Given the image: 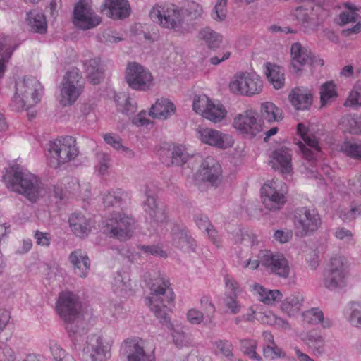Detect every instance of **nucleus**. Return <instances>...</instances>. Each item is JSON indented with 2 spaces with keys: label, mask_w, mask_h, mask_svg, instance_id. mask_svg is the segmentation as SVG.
<instances>
[{
  "label": "nucleus",
  "mask_w": 361,
  "mask_h": 361,
  "mask_svg": "<svg viewBox=\"0 0 361 361\" xmlns=\"http://www.w3.org/2000/svg\"><path fill=\"white\" fill-rule=\"evenodd\" d=\"M3 180L8 189L23 195L31 202H35L45 192L39 178L18 164L6 169Z\"/></svg>",
  "instance_id": "nucleus-1"
},
{
  "label": "nucleus",
  "mask_w": 361,
  "mask_h": 361,
  "mask_svg": "<svg viewBox=\"0 0 361 361\" xmlns=\"http://www.w3.org/2000/svg\"><path fill=\"white\" fill-rule=\"evenodd\" d=\"M150 294L145 298L146 305L160 323L164 325L170 324L169 311L174 300V293L171 287L169 279L163 274L151 279L148 283Z\"/></svg>",
  "instance_id": "nucleus-2"
},
{
  "label": "nucleus",
  "mask_w": 361,
  "mask_h": 361,
  "mask_svg": "<svg viewBox=\"0 0 361 361\" xmlns=\"http://www.w3.org/2000/svg\"><path fill=\"white\" fill-rule=\"evenodd\" d=\"M42 92L41 83L35 77L19 79L16 82L15 93L10 106L16 111L27 109L40 101Z\"/></svg>",
  "instance_id": "nucleus-3"
},
{
  "label": "nucleus",
  "mask_w": 361,
  "mask_h": 361,
  "mask_svg": "<svg viewBox=\"0 0 361 361\" xmlns=\"http://www.w3.org/2000/svg\"><path fill=\"white\" fill-rule=\"evenodd\" d=\"M134 219L123 212H113L104 217L101 229L104 234L120 241H127L133 234Z\"/></svg>",
  "instance_id": "nucleus-4"
},
{
  "label": "nucleus",
  "mask_w": 361,
  "mask_h": 361,
  "mask_svg": "<svg viewBox=\"0 0 361 361\" xmlns=\"http://www.w3.org/2000/svg\"><path fill=\"white\" fill-rule=\"evenodd\" d=\"M78 154L76 140L72 136L61 137L49 143V163L54 169L74 160Z\"/></svg>",
  "instance_id": "nucleus-5"
},
{
  "label": "nucleus",
  "mask_w": 361,
  "mask_h": 361,
  "mask_svg": "<svg viewBox=\"0 0 361 361\" xmlns=\"http://www.w3.org/2000/svg\"><path fill=\"white\" fill-rule=\"evenodd\" d=\"M258 258L259 259H250L244 262L243 267L247 268L250 266L252 269H256L261 264L262 266L281 277L288 276L290 273L288 262L282 255L274 254L269 250H264L259 252Z\"/></svg>",
  "instance_id": "nucleus-6"
},
{
  "label": "nucleus",
  "mask_w": 361,
  "mask_h": 361,
  "mask_svg": "<svg viewBox=\"0 0 361 361\" xmlns=\"http://www.w3.org/2000/svg\"><path fill=\"white\" fill-rule=\"evenodd\" d=\"M84 81L78 68H71L63 76L61 84L60 104L64 106L73 104L83 91Z\"/></svg>",
  "instance_id": "nucleus-7"
},
{
  "label": "nucleus",
  "mask_w": 361,
  "mask_h": 361,
  "mask_svg": "<svg viewBox=\"0 0 361 361\" xmlns=\"http://www.w3.org/2000/svg\"><path fill=\"white\" fill-rule=\"evenodd\" d=\"M263 88V82L255 73H239L235 74L229 83L231 92L250 97L259 94Z\"/></svg>",
  "instance_id": "nucleus-8"
},
{
  "label": "nucleus",
  "mask_w": 361,
  "mask_h": 361,
  "mask_svg": "<svg viewBox=\"0 0 361 361\" xmlns=\"http://www.w3.org/2000/svg\"><path fill=\"white\" fill-rule=\"evenodd\" d=\"M348 276V264L345 258L343 256L331 257L328 269L324 274V286L334 290L342 288L346 285Z\"/></svg>",
  "instance_id": "nucleus-9"
},
{
  "label": "nucleus",
  "mask_w": 361,
  "mask_h": 361,
  "mask_svg": "<svg viewBox=\"0 0 361 361\" xmlns=\"http://www.w3.org/2000/svg\"><path fill=\"white\" fill-rule=\"evenodd\" d=\"M81 302L79 298L70 291L59 293L56 310L60 317L67 324H72L79 318Z\"/></svg>",
  "instance_id": "nucleus-10"
},
{
  "label": "nucleus",
  "mask_w": 361,
  "mask_h": 361,
  "mask_svg": "<svg viewBox=\"0 0 361 361\" xmlns=\"http://www.w3.org/2000/svg\"><path fill=\"white\" fill-rule=\"evenodd\" d=\"M125 80L135 90L147 91L153 86V76L150 71L137 62L128 63Z\"/></svg>",
  "instance_id": "nucleus-11"
},
{
  "label": "nucleus",
  "mask_w": 361,
  "mask_h": 361,
  "mask_svg": "<svg viewBox=\"0 0 361 361\" xmlns=\"http://www.w3.org/2000/svg\"><path fill=\"white\" fill-rule=\"evenodd\" d=\"M283 183L269 180L262 187L261 197L265 208L270 211L281 209L286 202Z\"/></svg>",
  "instance_id": "nucleus-12"
},
{
  "label": "nucleus",
  "mask_w": 361,
  "mask_h": 361,
  "mask_svg": "<svg viewBox=\"0 0 361 361\" xmlns=\"http://www.w3.org/2000/svg\"><path fill=\"white\" fill-rule=\"evenodd\" d=\"M233 128L245 137L252 139L262 131V123L257 112L246 110L236 115L233 122Z\"/></svg>",
  "instance_id": "nucleus-13"
},
{
  "label": "nucleus",
  "mask_w": 361,
  "mask_h": 361,
  "mask_svg": "<svg viewBox=\"0 0 361 361\" xmlns=\"http://www.w3.org/2000/svg\"><path fill=\"white\" fill-rule=\"evenodd\" d=\"M149 17L153 22L166 28L174 29L180 27L183 23L180 10L175 5H157L150 11Z\"/></svg>",
  "instance_id": "nucleus-14"
},
{
  "label": "nucleus",
  "mask_w": 361,
  "mask_h": 361,
  "mask_svg": "<svg viewBox=\"0 0 361 361\" xmlns=\"http://www.w3.org/2000/svg\"><path fill=\"white\" fill-rule=\"evenodd\" d=\"M295 218V233L298 236L303 237L314 233L322 224L320 215L315 209L303 207Z\"/></svg>",
  "instance_id": "nucleus-15"
},
{
  "label": "nucleus",
  "mask_w": 361,
  "mask_h": 361,
  "mask_svg": "<svg viewBox=\"0 0 361 361\" xmlns=\"http://www.w3.org/2000/svg\"><path fill=\"white\" fill-rule=\"evenodd\" d=\"M292 60L291 66L293 71L298 73L302 68L307 64L324 66L323 59L312 55L311 51L300 43L295 42L292 44L290 49Z\"/></svg>",
  "instance_id": "nucleus-16"
},
{
  "label": "nucleus",
  "mask_w": 361,
  "mask_h": 361,
  "mask_svg": "<svg viewBox=\"0 0 361 361\" xmlns=\"http://www.w3.org/2000/svg\"><path fill=\"white\" fill-rule=\"evenodd\" d=\"M197 138L204 144L225 149L233 146L234 141L231 135L210 128H197Z\"/></svg>",
  "instance_id": "nucleus-17"
},
{
  "label": "nucleus",
  "mask_w": 361,
  "mask_h": 361,
  "mask_svg": "<svg viewBox=\"0 0 361 361\" xmlns=\"http://www.w3.org/2000/svg\"><path fill=\"white\" fill-rule=\"evenodd\" d=\"M121 353L127 361H154V358L147 354L137 338H128L121 344Z\"/></svg>",
  "instance_id": "nucleus-18"
},
{
  "label": "nucleus",
  "mask_w": 361,
  "mask_h": 361,
  "mask_svg": "<svg viewBox=\"0 0 361 361\" xmlns=\"http://www.w3.org/2000/svg\"><path fill=\"white\" fill-rule=\"evenodd\" d=\"M297 130L304 141V143L300 141L298 142L299 148L303 157L308 161L314 160L316 153L319 152L317 140L315 136L308 134V130L303 123L298 124Z\"/></svg>",
  "instance_id": "nucleus-19"
},
{
  "label": "nucleus",
  "mask_w": 361,
  "mask_h": 361,
  "mask_svg": "<svg viewBox=\"0 0 361 361\" xmlns=\"http://www.w3.org/2000/svg\"><path fill=\"white\" fill-rule=\"evenodd\" d=\"M221 166L211 157L204 159L200 170V176L202 181L212 186H217L221 181Z\"/></svg>",
  "instance_id": "nucleus-20"
},
{
  "label": "nucleus",
  "mask_w": 361,
  "mask_h": 361,
  "mask_svg": "<svg viewBox=\"0 0 361 361\" xmlns=\"http://www.w3.org/2000/svg\"><path fill=\"white\" fill-rule=\"evenodd\" d=\"M147 199L144 202L143 208L145 214L150 219V222L156 225H160L168 221V215L163 205H160L157 200L145 192Z\"/></svg>",
  "instance_id": "nucleus-21"
},
{
  "label": "nucleus",
  "mask_w": 361,
  "mask_h": 361,
  "mask_svg": "<svg viewBox=\"0 0 361 361\" xmlns=\"http://www.w3.org/2000/svg\"><path fill=\"white\" fill-rule=\"evenodd\" d=\"M160 156L162 162L168 166H182L189 159V154L186 148L181 145H174L171 149L167 150L162 149Z\"/></svg>",
  "instance_id": "nucleus-22"
},
{
  "label": "nucleus",
  "mask_w": 361,
  "mask_h": 361,
  "mask_svg": "<svg viewBox=\"0 0 361 361\" xmlns=\"http://www.w3.org/2000/svg\"><path fill=\"white\" fill-rule=\"evenodd\" d=\"M271 163L272 166L283 174H289L292 171V151L288 147H281L273 151Z\"/></svg>",
  "instance_id": "nucleus-23"
},
{
  "label": "nucleus",
  "mask_w": 361,
  "mask_h": 361,
  "mask_svg": "<svg viewBox=\"0 0 361 361\" xmlns=\"http://www.w3.org/2000/svg\"><path fill=\"white\" fill-rule=\"evenodd\" d=\"M73 15V23L77 28H90V6L87 0H80L75 4Z\"/></svg>",
  "instance_id": "nucleus-24"
},
{
  "label": "nucleus",
  "mask_w": 361,
  "mask_h": 361,
  "mask_svg": "<svg viewBox=\"0 0 361 361\" xmlns=\"http://www.w3.org/2000/svg\"><path fill=\"white\" fill-rule=\"evenodd\" d=\"M172 242L174 246L185 252L194 251L196 247V242L185 228L178 225H173L171 228Z\"/></svg>",
  "instance_id": "nucleus-25"
},
{
  "label": "nucleus",
  "mask_w": 361,
  "mask_h": 361,
  "mask_svg": "<svg viewBox=\"0 0 361 361\" xmlns=\"http://www.w3.org/2000/svg\"><path fill=\"white\" fill-rule=\"evenodd\" d=\"M102 200L105 207H123L130 203V196L127 191L116 188L103 194Z\"/></svg>",
  "instance_id": "nucleus-26"
},
{
  "label": "nucleus",
  "mask_w": 361,
  "mask_h": 361,
  "mask_svg": "<svg viewBox=\"0 0 361 361\" xmlns=\"http://www.w3.org/2000/svg\"><path fill=\"white\" fill-rule=\"evenodd\" d=\"M106 16L119 20L127 18L130 14V6L128 0H105Z\"/></svg>",
  "instance_id": "nucleus-27"
},
{
  "label": "nucleus",
  "mask_w": 361,
  "mask_h": 361,
  "mask_svg": "<svg viewBox=\"0 0 361 361\" xmlns=\"http://www.w3.org/2000/svg\"><path fill=\"white\" fill-rule=\"evenodd\" d=\"M288 98L295 109L304 111L310 108L313 97L309 90L302 87H295L292 90Z\"/></svg>",
  "instance_id": "nucleus-28"
},
{
  "label": "nucleus",
  "mask_w": 361,
  "mask_h": 361,
  "mask_svg": "<svg viewBox=\"0 0 361 361\" xmlns=\"http://www.w3.org/2000/svg\"><path fill=\"white\" fill-rule=\"evenodd\" d=\"M114 101L118 111L130 116L134 114L137 109V104L129 94L126 92H116L114 94Z\"/></svg>",
  "instance_id": "nucleus-29"
},
{
  "label": "nucleus",
  "mask_w": 361,
  "mask_h": 361,
  "mask_svg": "<svg viewBox=\"0 0 361 361\" xmlns=\"http://www.w3.org/2000/svg\"><path fill=\"white\" fill-rule=\"evenodd\" d=\"M111 344L101 336H97L92 345V361H107L111 356Z\"/></svg>",
  "instance_id": "nucleus-30"
},
{
  "label": "nucleus",
  "mask_w": 361,
  "mask_h": 361,
  "mask_svg": "<svg viewBox=\"0 0 361 361\" xmlns=\"http://www.w3.org/2000/svg\"><path fill=\"white\" fill-rule=\"evenodd\" d=\"M68 259L73 267L75 274L82 278L87 277L89 271L87 255H84L81 250H75L70 254Z\"/></svg>",
  "instance_id": "nucleus-31"
},
{
  "label": "nucleus",
  "mask_w": 361,
  "mask_h": 361,
  "mask_svg": "<svg viewBox=\"0 0 361 361\" xmlns=\"http://www.w3.org/2000/svg\"><path fill=\"white\" fill-rule=\"evenodd\" d=\"M174 104L168 99H158L149 112L153 118L166 119L175 113Z\"/></svg>",
  "instance_id": "nucleus-32"
},
{
  "label": "nucleus",
  "mask_w": 361,
  "mask_h": 361,
  "mask_svg": "<svg viewBox=\"0 0 361 361\" xmlns=\"http://www.w3.org/2000/svg\"><path fill=\"white\" fill-rule=\"evenodd\" d=\"M69 228L72 233L78 238L88 236L89 220L82 214L73 213L68 219Z\"/></svg>",
  "instance_id": "nucleus-33"
},
{
  "label": "nucleus",
  "mask_w": 361,
  "mask_h": 361,
  "mask_svg": "<svg viewBox=\"0 0 361 361\" xmlns=\"http://www.w3.org/2000/svg\"><path fill=\"white\" fill-rule=\"evenodd\" d=\"M293 15L298 23L305 29L315 26L317 23L313 6H298L294 10Z\"/></svg>",
  "instance_id": "nucleus-34"
},
{
  "label": "nucleus",
  "mask_w": 361,
  "mask_h": 361,
  "mask_svg": "<svg viewBox=\"0 0 361 361\" xmlns=\"http://www.w3.org/2000/svg\"><path fill=\"white\" fill-rule=\"evenodd\" d=\"M252 288L258 295L259 300L266 305H274L282 298V294L279 290L266 289L258 283H255Z\"/></svg>",
  "instance_id": "nucleus-35"
},
{
  "label": "nucleus",
  "mask_w": 361,
  "mask_h": 361,
  "mask_svg": "<svg viewBox=\"0 0 361 361\" xmlns=\"http://www.w3.org/2000/svg\"><path fill=\"white\" fill-rule=\"evenodd\" d=\"M268 80L273 85L275 89H280L284 85V73L281 67L271 64H267L265 72Z\"/></svg>",
  "instance_id": "nucleus-36"
},
{
  "label": "nucleus",
  "mask_w": 361,
  "mask_h": 361,
  "mask_svg": "<svg viewBox=\"0 0 361 361\" xmlns=\"http://www.w3.org/2000/svg\"><path fill=\"white\" fill-rule=\"evenodd\" d=\"M302 301L303 297L300 293L293 294L282 301L281 310L289 316H293L300 311Z\"/></svg>",
  "instance_id": "nucleus-37"
},
{
  "label": "nucleus",
  "mask_w": 361,
  "mask_h": 361,
  "mask_svg": "<svg viewBox=\"0 0 361 361\" xmlns=\"http://www.w3.org/2000/svg\"><path fill=\"white\" fill-rule=\"evenodd\" d=\"M27 21L31 30L35 32L43 34L46 32L47 25L44 15L37 11H32L27 13Z\"/></svg>",
  "instance_id": "nucleus-38"
},
{
  "label": "nucleus",
  "mask_w": 361,
  "mask_h": 361,
  "mask_svg": "<svg viewBox=\"0 0 361 361\" xmlns=\"http://www.w3.org/2000/svg\"><path fill=\"white\" fill-rule=\"evenodd\" d=\"M260 111L262 118L269 123L279 121L283 118L281 109L272 102L262 103Z\"/></svg>",
  "instance_id": "nucleus-39"
},
{
  "label": "nucleus",
  "mask_w": 361,
  "mask_h": 361,
  "mask_svg": "<svg viewBox=\"0 0 361 361\" xmlns=\"http://www.w3.org/2000/svg\"><path fill=\"white\" fill-rule=\"evenodd\" d=\"M11 44L12 39L8 37H2L0 40V78L4 76L5 72V63L8 61L13 51Z\"/></svg>",
  "instance_id": "nucleus-40"
},
{
  "label": "nucleus",
  "mask_w": 361,
  "mask_h": 361,
  "mask_svg": "<svg viewBox=\"0 0 361 361\" xmlns=\"http://www.w3.org/2000/svg\"><path fill=\"white\" fill-rule=\"evenodd\" d=\"M227 114L226 109L221 104H215L209 100L204 117L212 122H221Z\"/></svg>",
  "instance_id": "nucleus-41"
},
{
  "label": "nucleus",
  "mask_w": 361,
  "mask_h": 361,
  "mask_svg": "<svg viewBox=\"0 0 361 361\" xmlns=\"http://www.w3.org/2000/svg\"><path fill=\"white\" fill-rule=\"evenodd\" d=\"M305 343L312 348L314 353L321 355L324 353V339L316 331H309L305 339Z\"/></svg>",
  "instance_id": "nucleus-42"
},
{
  "label": "nucleus",
  "mask_w": 361,
  "mask_h": 361,
  "mask_svg": "<svg viewBox=\"0 0 361 361\" xmlns=\"http://www.w3.org/2000/svg\"><path fill=\"white\" fill-rule=\"evenodd\" d=\"M199 36L210 49L219 47L222 41V37L209 27L202 30L199 33Z\"/></svg>",
  "instance_id": "nucleus-43"
},
{
  "label": "nucleus",
  "mask_w": 361,
  "mask_h": 361,
  "mask_svg": "<svg viewBox=\"0 0 361 361\" xmlns=\"http://www.w3.org/2000/svg\"><path fill=\"white\" fill-rule=\"evenodd\" d=\"M105 71L106 66L99 58L92 60V84H99L104 79Z\"/></svg>",
  "instance_id": "nucleus-44"
},
{
  "label": "nucleus",
  "mask_w": 361,
  "mask_h": 361,
  "mask_svg": "<svg viewBox=\"0 0 361 361\" xmlns=\"http://www.w3.org/2000/svg\"><path fill=\"white\" fill-rule=\"evenodd\" d=\"M113 290L116 293L123 294L130 289V279L127 274H122L121 271L116 272L112 282Z\"/></svg>",
  "instance_id": "nucleus-45"
},
{
  "label": "nucleus",
  "mask_w": 361,
  "mask_h": 361,
  "mask_svg": "<svg viewBox=\"0 0 361 361\" xmlns=\"http://www.w3.org/2000/svg\"><path fill=\"white\" fill-rule=\"evenodd\" d=\"M336 85L333 82H326L321 86L320 99L322 106L337 97Z\"/></svg>",
  "instance_id": "nucleus-46"
},
{
  "label": "nucleus",
  "mask_w": 361,
  "mask_h": 361,
  "mask_svg": "<svg viewBox=\"0 0 361 361\" xmlns=\"http://www.w3.org/2000/svg\"><path fill=\"white\" fill-rule=\"evenodd\" d=\"M240 350L251 359L261 361L262 357L257 353V342L254 339L245 338L240 341Z\"/></svg>",
  "instance_id": "nucleus-47"
},
{
  "label": "nucleus",
  "mask_w": 361,
  "mask_h": 361,
  "mask_svg": "<svg viewBox=\"0 0 361 361\" xmlns=\"http://www.w3.org/2000/svg\"><path fill=\"white\" fill-rule=\"evenodd\" d=\"M341 151L352 159H361L360 143L351 140L345 141L341 145Z\"/></svg>",
  "instance_id": "nucleus-48"
},
{
  "label": "nucleus",
  "mask_w": 361,
  "mask_h": 361,
  "mask_svg": "<svg viewBox=\"0 0 361 361\" xmlns=\"http://www.w3.org/2000/svg\"><path fill=\"white\" fill-rule=\"evenodd\" d=\"M180 11L191 19H197L203 13L202 6L194 1H186Z\"/></svg>",
  "instance_id": "nucleus-49"
},
{
  "label": "nucleus",
  "mask_w": 361,
  "mask_h": 361,
  "mask_svg": "<svg viewBox=\"0 0 361 361\" xmlns=\"http://www.w3.org/2000/svg\"><path fill=\"white\" fill-rule=\"evenodd\" d=\"M200 305L205 314V325L214 324V314L216 312V308L209 298L207 296H203L200 300Z\"/></svg>",
  "instance_id": "nucleus-50"
},
{
  "label": "nucleus",
  "mask_w": 361,
  "mask_h": 361,
  "mask_svg": "<svg viewBox=\"0 0 361 361\" xmlns=\"http://www.w3.org/2000/svg\"><path fill=\"white\" fill-rule=\"evenodd\" d=\"M97 165L95 166V172L99 176H104L107 173L111 166V157L106 153H97L96 154Z\"/></svg>",
  "instance_id": "nucleus-51"
},
{
  "label": "nucleus",
  "mask_w": 361,
  "mask_h": 361,
  "mask_svg": "<svg viewBox=\"0 0 361 361\" xmlns=\"http://www.w3.org/2000/svg\"><path fill=\"white\" fill-rule=\"evenodd\" d=\"M348 319L353 326L361 328V303H351Z\"/></svg>",
  "instance_id": "nucleus-52"
},
{
  "label": "nucleus",
  "mask_w": 361,
  "mask_h": 361,
  "mask_svg": "<svg viewBox=\"0 0 361 361\" xmlns=\"http://www.w3.org/2000/svg\"><path fill=\"white\" fill-rule=\"evenodd\" d=\"M97 39L104 43H118L123 40V35L114 30H106L98 34Z\"/></svg>",
  "instance_id": "nucleus-53"
},
{
  "label": "nucleus",
  "mask_w": 361,
  "mask_h": 361,
  "mask_svg": "<svg viewBox=\"0 0 361 361\" xmlns=\"http://www.w3.org/2000/svg\"><path fill=\"white\" fill-rule=\"evenodd\" d=\"M323 319V312L317 308L313 307L302 313V319L308 324H317Z\"/></svg>",
  "instance_id": "nucleus-54"
},
{
  "label": "nucleus",
  "mask_w": 361,
  "mask_h": 361,
  "mask_svg": "<svg viewBox=\"0 0 361 361\" xmlns=\"http://www.w3.org/2000/svg\"><path fill=\"white\" fill-rule=\"evenodd\" d=\"M263 355L265 358L269 360H275L277 358H283L286 357V353L276 343L272 345L267 344L264 347Z\"/></svg>",
  "instance_id": "nucleus-55"
},
{
  "label": "nucleus",
  "mask_w": 361,
  "mask_h": 361,
  "mask_svg": "<svg viewBox=\"0 0 361 361\" xmlns=\"http://www.w3.org/2000/svg\"><path fill=\"white\" fill-rule=\"evenodd\" d=\"M226 1L217 0L212 13V16L215 20L222 21L226 18Z\"/></svg>",
  "instance_id": "nucleus-56"
},
{
  "label": "nucleus",
  "mask_w": 361,
  "mask_h": 361,
  "mask_svg": "<svg viewBox=\"0 0 361 361\" xmlns=\"http://www.w3.org/2000/svg\"><path fill=\"white\" fill-rule=\"evenodd\" d=\"M209 100V98L204 94L195 97L192 104L193 110L197 113L201 114L204 117V111L207 109Z\"/></svg>",
  "instance_id": "nucleus-57"
},
{
  "label": "nucleus",
  "mask_w": 361,
  "mask_h": 361,
  "mask_svg": "<svg viewBox=\"0 0 361 361\" xmlns=\"http://www.w3.org/2000/svg\"><path fill=\"white\" fill-rule=\"evenodd\" d=\"M335 237L345 243H350L354 240L352 231L344 227H340L336 229Z\"/></svg>",
  "instance_id": "nucleus-58"
},
{
  "label": "nucleus",
  "mask_w": 361,
  "mask_h": 361,
  "mask_svg": "<svg viewBox=\"0 0 361 361\" xmlns=\"http://www.w3.org/2000/svg\"><path fill=\"white\" fill-rule=\"evenodd\" d=\"M220 353L227 357H233V345L227 340H219L215 342Z\"/></svg>",
  "instance_id": "nucleus-59"
},
{
  "label": "nucleus",
  "mask_w": 361,
  "mask_h": 361,
  "mask_svg": "<svg viewBox=\"0 0 361 361\" xmlns=\"http://www.w3.org/2000/svg\"><path fill=\"white\" fill-rule=\"evenodd\" d=\"M187 319L192 324H200L204 322L205 317L202 312L192 308L188 311Z\"/></svg>",
  "instance_id": "nucleus-60"
},
{
  "label": "nucleus",
  "mask_w": 361,
  "mask_h": 361,
  "mask_svg": "<svg viewBox=\"0 0 361 361\" xmlns=\"http://www.w3.org/2000/svg\"><path fill=\"white\" fill-rule=\"evenodd\" d=\"M103 137L106 144L111 145L116 149H120L123 147L121 138L119 135L114 133H106L104 135Z\"/></svg>",
  "instance_id": "nucleus-61"
},
{
  "label": "nucleus",
  "mask_w": 361,
  "mask_h": 361,
  "mask_svg": "<svg viewBox=\"0 0 361 361\" xmlns=\"http://www.w3.org/2000/svg\"><path fill=\"white\" fill-rule=\"evenodd\" d=\"M224 302L226 307L230 310L231 313L237 314L240 312V305L236 300V297L226 293Z\"/></svg>",
  "instance_id": "nucleus-62"
},
{
  "label": "nucleus",
  "mask_w": 361,
  "mask_h": 361,
  "mask_svg": "<svg viewBox=\"0 0 361 361\" xmlns=\"http://www.w3.org/2000/svg\"><path fill=\"white\" fill-rule=\"evenodd\" d=\"M345 106H360L361 92L357 90H353L344 103Z\"/></svg>",
  "instance_id": "nucleus-63"
},
{
  "label": "nucleus",
  "mask_w": 361,
  "mask_h": 361,
  "mask_svg": "<svg viewBox=\"0 0 361 361\" xmlns=\"http://www.w3.org/2000/svg\"><path fill=\"white\" fill-rule=\"evenodd\" d=\"M15 353L11 348L2 343L0 345V361H13Z\"/></svg>",
  "instance_id": "nucleus-64"
}]
</instances>
